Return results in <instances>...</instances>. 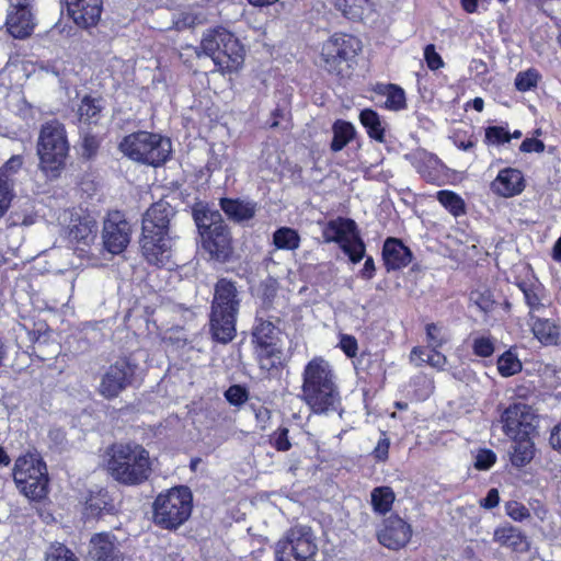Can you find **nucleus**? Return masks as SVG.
Here are the masks:
<instances>
[{
    "label": "nucleus",
    "instance_id": "f257e3e1",
    "mask_svg": "<svg viewBox=\"0 0 561 561\" xmlns=\"http://www.w3.org/2000/svg\"><path fill=\"white\" fill-rule=\"evenodd\" d=\"M174 214L169 203L159 201L144 215L140 247L142 255L150 264L164 265L171 257L172 240L169 226Z\"/></svg>",
    "mask_w": 561,
    "mask_h": 561
},
{
    "label": "nucleus",
    "instance_id": "f03ea898",
    "mask_svg": "<svg viewBox=\"0 0 561 561\" xmlns=\"http://www.w3.org/2000/svg\"><path fill=\"white\" fill-rule=\"evenodd\" d=\"M106 469L117 482L125 485H139L147 481L153 471V459L149 451L135 443H117L106 450Z\"/></svg>",
    "mask_w": 561,
    "mask_h": 561
},
{
    "label": "nucleus",
    "instance_id": "7ed1b4c3",
    "mask_svg": "<svg viewBox=\"0 0 561 561\" xmlns=\"http://www.w3.org/2000/svg\"><path fill=\"white\" fill-rule=\"evenodd\" d=\"M301 400L314 412L327 413L336 409L340 401L330 364L314 357L302 373Z\"/></svg>",
    "mask_w": 561,
    "mask_h": 561
},
{
    "label": "nucleus",
    "instance_id": "20e7f679",
    "mask_svg": "<svg viewBox=\"0 0 561 561\" xmlns=\"http://www.w3.org/2000/svg\"><path fill=\"white\" fill-rule=\"evenodd\" d=\"M240 307L236 285L221 278L215 286L210 312V332L220 343L230 342L236 335V320Z\"/></svg>",
    "mask_w": 561,
    "mask_h": 561
},
{
    "label": "nucleus",
    "instance_id": "39448f33",
    "mask_svg": "<svg viewBox=\"0 0 561 561\" xmlns=\"http://www.w3.org/2000/svg\"><path fill=\"white\" fill-rule=\"evenodd\" d=\"M199 49L204 55L211 58L221 72L237 71L244 61V49L239 39L222 27L205 32Z\"/></svg>",
    "mask_w": 561,
    "mask_h": 561
},
{
    "label": "nucleus",
    "instance_id": "423d86ee",
    "mask_svg": "<svg viewBox=\"0 0 561 561\" xmlns=\"http://www.w3.org/2000/svg\"><path fill=\"white\" fill-rule=\"evenodd\" d=\"M69 144L64 125L56 121L46 122L39 133L37 153L39 169L50 179L59 175L65 167Z\"/></svg>",
    "mask_w": 561,
    "mask_h": 561
},
{
    "label": "nucleus",
    "instance_id": "0eeeda50",
    "mask_svg": "<svg viewBox=\"0 0 561 561\" xmlns=\"http://www.w3.org/2000/svg\"><path fill=\"white\" fill-rule=\"evenodd\" d=\"M119 149L130 160L152 167L163 164L172 150L169 138L149 131H137L125 136L119 144Z\"/></svg>",
    "mask_w": 561,
    "mask_h": 561
},
{
    "label": "nucleus",
    "instance_id": "6e6552de",
    "mask_svg": "<svg viewBox=\"0 0 561 561\" xmlns=\"http://www.w3.org/2000/svg\"><path fill=\"white\" fill-rule=\"evenodd\" d=\"M192 493L186 486H176L159 494L153 502V522L163 529H176L192 514Z\"/></svg>",
    "mask_w": 561,
    "mask_h": 561
},
{
    "label": "nucleus",
    "instance_id": "1a4fd4ad",
    "mask_svg": "<svg viewBox=\"0 0 561 561\" xmlns=\"http://www.w3.org/2000/svg\"><path fill=\"white\" fill-rule=\"evenodd\" d=\"M13 479L19 491L30 500H41L48 489L47 468L36 453L20 456L13 466Z\"/></svg>",
    "mask_w": 561,
    "mask_h": 561
},
{
    "label": "nucleus",
    "instance_id": "9d476101",
    "mask_svg": "<svg viewBox=\"0 0 561 561\" xmlns=\"http://www.w3.org/2000/svg\"><path fill=\"white\" fill-rule=\"evenodd\" d=\"M195 220L201 231L203 248L211 259L226 262L232 253V245L230 232L222 224L221 215L218 211H204L202 215L197 213Z\"/></svg>",
    "mask_w": 561,
    "mask_h": 561
},
{
    "label": "nucleus",
    "instance_id": "9b49d317",
    "mask_svg": "<svg viewBox=\"0 0 561 561\" xmlns=\"http://www.w3.org/2000/svg\"><path fill=\"white\" fill-rule=\"evenodd\" d=\"M359 49L356 37L334 34L322 45L321 65L327 71L343 77L348 73L351 62Z\"/></svg>",
    "mask_w": 561,
    "mask_h": 561
},
{
    "label": "nucleus",
    "instance_id": "f8f14e48",
    "mask_svg": "<svg viewBox=\"0 0 561 561\" xmlns=\"http://www.w3.org/2000/svg\"><path fill=\"white\" fill-rule=\"evenodd\" d=\"M318 551L316 537L309 526L297 525L276 543V561H313Z\"/></svg>",
    "mask_w": 561,
    "mask_h": 561
},
{
    "label": "nucleus",
    "instance_id": "ddd939ff",
    "mask_svg": "<svg viewBox=\"0 0 561 561\" xmlns=\"http://www.w3.org/2000/svg\"><path fill=\"white\" fill-rule=\"evenodd\" d=\"M325 242H337L353 263L359 262L365 254V244L360 239L354 220L339 217L323 227Z\"/></svg>",
    "mask_w": 561,
    "mask_h": 561
},
{
    "label": "nucleus",
    "instance_id": "4468645a",
    "mask_svg": "<svg viewBox=\"0 0 561 561\" xmlns=\"http://www.w3.org/2000/svg\"><path fill=\"white\" fill-rule=\"evenodd\" d=\"M502 422L503 430L510 438H525L535 433L538 416L531 407L518 402L505 409Z\"/></svg>",
    "mask_w": 561,
    "mask_h": 561
},
{
    "label": "nucleus",
    "instance_id": "2eb2a0df",
    "mask_svg": "<svg viewBox=\"0 0 561 561\" xmlns=\"http://www.w3.org/2000/svg\"><path fill=\"white\" fill-rule=\"evenodd\" d=\"M131 227L121 211L108 213L103 224L102 239L104 248L113 253H122L130 241Z\"/></svg>",
    "mask_w": 561,
    "mask_h": 561
},
{
    "label": "nucleus",
    "instance_id": "dca6fc26",
    "mask_svg": "<svg viewBox=\"0 0 561 561\" xmlns=\"http://www.w3.org/2000/svg\"><path fill=\"white\" fill-rule=\"evenodd\" d=\"M135 370L126 360L111 365L103 374L98 391L105 399H114L124 391L133 380Z\"/></svg>",
    "mask_w": 561,
    "mask_h": 561
},
{
    "label": "nucleus",
    "instance_id": "f3484780",
    "mask_svg": "<svg viewBox=\"0 0 561 561\" xmlns=\"http://www.w3.org/2000/svg\"><path fill=\"white\" fill-rule=\"evenodd\" d=\"M65 3L69 16L79 27L89 28L100 21L102 0H65Z\"/></svg>",
    "mask_w": 561,
    "mask_h": 561
},
{
    "label": "nucleus",
    "instance_id": "a211bd4d",
    "mask_svg": "<svg viewBox=\"0 0 561 561\" xmlns=\"http://www.w3.org/2000/svg\"><path fill=\"white\" fill-rule=\"evenodd\" d=\"M411 527L399 516H390L385 520L383 528L378 533V541L388 549L399 550L411 538Z\"/></svg>",
    "mask_w": 561,
    "mask_h": 561
},
{
    "label": "nucleus",
    "instance_id": "6ab92c4d",
    "mask_svg": "<svg viewBox=\"0 0 561 561\" xmlns=\"http://www.w3.org/2000/svg\"><path fill=\"white\" fill-rule=\"evenodd\" d=\"M89 556L94 561H129L119 552L117 539L111 533H99L91 537Z\"/></svg>",
    "mask_w": 561,
    "mask_h": 561
},
{
    "label": "nucleus",
    "instance_id": "aec40b11",
    "mask_svg": "<svg viewBox=\"0 0 561 561\" xmlns=\"http://www.w3.org/2000/svg\"><path fill=\"white\" fill-rule=\"evenodd\" d=\"M525 188L523 173L513 168H506L499 172L491 183V191L501 197H513L519 195Z\"/></svg>",
    "mask_w": 561,
    "mask_h": 561
},
{
    "label": "nucleus",
    "instance_id": "412c9836",
    "mask_svg": "<svg viewBox=\"0 0 561 561\" xmlns=\"http://www.w3.org/2000/svg\"><path fill=\"white\" fill-rule=\"evenodd\" d=\"M383 263L388 271L400 270L412 260V253L400 240L388 238L382 249Z\"/></svg>",
    "mask_w": 561,
    "mask_h": 561
},
{
    "label": "nucleus",
    "instance_id": "4be33fe9",
    "mask_svg": "<svg viewBox=\"0 0 561 561\" xmlns=\"http://www.w3.org/2000/svg\"><path fill=\"white\" fill-rule=\"evenodd\" d=\"M529 325L534 336L543 345H557L560 340V327L553 320L530 314Z\"/></svg>",
    "mask_w": 561,
    "mask_h": 561
},
{
    "label": "nucleus",
    "instance_id": "5701e85b",
    "mask_svg": "<svg viewBox=\"0 0 561 561\" xmlns=\"http://www.w3.org/2000/svg\"><path fill=\"white\" fill-rule=\"evenodd\" d=\"M35 21L31 10H9L7 27L15 38H25L34 30Z\"/></svg>",
    "mask_w": 561,
    "mask_h": 561
},
{
    "label": "nucleus",
    "instance_id": "b1692460",
    "mask_svg": "<svg viewBox=\"0 0 561 561\" xmlns=\"http://www.w3.org/2000/svg\"><path fill=\"white\" fill-rule=\"evenodd\" d=\"M220 207L229 219L241 222L254 217L256 204L248 201L221 198Z\"/></svg>",
    "mask_w": 561,
    "mask_h": 561
},
{
    "label": "nucleus",
    "instance_id": "393cba45",
    "mask_svg": "<svg viewBox=\"0 0 561 561\" xmlns=\"http://www.w3.org/2000/svg\"><path fill=\"white\" fill-rule=\"evenodd\" d=\"M513 440L510 451L511 462L516 468L528 465L535 456V444L530 436L525 438H511Z\"/></svg>",
    "mask_w": 561,
    "mask_h": 561
},
{
    "label": "nucleus",
    "instance_id": "a878e982",
    "mask_svg": "<svg viewBox=\"0 0 561 561\" xmlns=\"http://www.w3.org/2000/svg\"><path fill=\"white\" fill-rule=\"evenodd\" d=\"M96 221L90 217L78 218L69 228V238L83 244H90L96 237Z\"/></svg>",
    "mask_w": 561,
    "mask_h": 561
},
{
    "label": "nucleus",
    "instance_id": "bb28decb",
    "mask_svg": "<svg viewBox=\"0 0 561 561\" xmlns=\"http://www.w3.org/2000/svg\"><path fill=\"white\" fill-rule=\"evenodd\" d=\"M275 334L276 329L274 324L270 321L263 320L259 321L253 332L260 348L266 350V352L272 355H277V350H279L274 343Z\"/></svg>",
    "mask_w": 561,
    "mask_h": 561
},
{
    "label": "nucleus",
    "instance_id": "cd10ccee",
    "mask_svg": "<svg viewBox=\"0 0 561 561\" xmlns=\"http://www.w3.org/2000/svg\"><path fill=\"white\" fill-rule=\"evenodd\" d=\"M494 541L513 550H523L527 542L524 536L513 527H502L494 531Z\"/></svg>",
    "mask_w": 561,
    "mask_h": 561
},
{
    "label": "nucleus",
    "instance_id": "c85d7f7f",
    "mask_svg": "<svg viewBox=\"0 0 561 561\" xmlns=\"http://www.w3.org/2000/svg\"><path fill=\"white\" fill-rule=\"evenodd\" d=\"M333 139L331 142V149L333 151L342 150L355 135L353 125L348 122L337 121L333 125Z\"/></svg>",
    "mask_w": 561,
    "mask_h": 561
},
{
    "label": "nucleus",
    "instance_id": "c756f323",
    "mask_svg": "<svg viewBox=\"0 0 561 561\" xmlns=\"http://www.w3.org/2000/svg\"><path fill=\"white\" fill-rule=\"evenodd\" d=\"M336 8L344 16L359 20L370 10V4L368 0H336Z\"/></svg>",
    "mask_w": 561,
    "mask_h": 561
},
{
    "label": "nucleus",
    "instance_id": "7c9ffc66",
    "mask_svg": "<svg viewBox=\"0 0 561 561\" xmlns=\"http://www.w3.org/2000/svg\"><path fill=\"white\" fill-rule=\"evenodd\" d=\"M359 118L371 138L379 142L385 141V129L381 126L380 118L376 112L373 110H364L362 111Z\"/></svg>",
    "mask_w": 561,
    "mask_h": 561
},
{
    "label": "nucleus",
    "instance_id": "2f4dec72",
    "mask_svg": "<svg viewBox=\"0 0 561 561\" xmlns=\"http://www.w3.org/2000/svg\"><path fill=\"white\" fill-rule=\"evenodd\" d=\"M273 243L277 249L296 250L299 248L300 237L295 229L282 227L274 232Z\"/></svg>",
    "mask_w": 561,
    "mask_h": 561
},
{
    "label": "nucleus",
    "instance_id": "473e14b6",
    "mask_svg": "<svg viewBox=\"0 0 561 561\" xmlns=\"http://www.w3.org/2000/svg\"><path fill=\"white\" fill-rule=\"evenodd\" d=\"M102 111L101 101L84 96L79 105L78 115L81 122L95 124Z\"/></svg>",
    "mask_w": 561,
    "mask_h": 561
},
{
    "label": "nucleus",
    "instance_id": "72a5a7b5",
    "mask_svg": "<svg viewBox=\"0 0 561 561\" xmlns=\"http://www.w3.org/2000/svg\"><path fill=\"white\" fill-rule=\"evenodd\" d=\"M393 501L394 493L389 486H379L371 491V505L380 514L389 512Z\"/></svg>",
    "mask_w": 561,
    "mask_h": 561
},
{
    "label": "nucleus",
    "instance_id": "f704fd0d",
    "mask_svg": "<svg viewBox=\"0 0 561 561\" xmlns=\"http://www.w3.org/2000/svg\"><path fill=\"white\" fill-rule=\"evenodd\" d=\"M206 21V16L203 11L198 8H191L181 12L174 20V26L176 30H183L193 27L197 24H202Z\"/></svg>",
    "mask_w": 561,
    "mask_h": 561
},
{
    "label": "nucleus",
    "instance_id": "c9c22d12",
    "mask_svg": "<svg viewBox=\"0 0 561 561\" xmlns=\"http://www.w3.org/2000/svg\"><path fill=\"white\" fill-rule=\"evenodd\" d=\"M382 94L386 95L385 105L392 111H399L405 107V93L398 85L389 84L385 87Z\"/></svg>",
    "mask_w": 561,
    "mask_h": 561
},
{
    "label": "nucleus",
    "instance_id": "e433bc0d",
    "mask_svg": "<svg viewBox=\"0 0 561 561\" xmlns=\"http://www.w3.org/2000/svg\"><path fill=\"white\" fill-rule=\"evenodd\" d=\"M497 369L503 377H510L522 370V363L514 353L507 351L499 357Z\"/></svg>",
    "mask_w": 561,
    "mask_h": 561
},
{
    "label": "nucleus",
    "instance_id": "4c0bfd02",
    "mask_svg": "<svg viewBox=\"0 0 561 561\" xmlns=\"http://www.w3.org/2000/svg\"><path fill=\"white\" fill-rule=\"evenodd\" d=\"M437 199L454 216H459L465 213V203L462 198L454 192L440 191L437 193Z\"/></svg>",
    "mask_w": 561,
    "mask_h": 561
},
{
    "label": "nucleus",
    "instance_id": "58836bf2",
    "mask_svg": "<svg viewBox=\"0 0 561 561\" xmlns=\"http://www.w3.org/2000/svg\"><path fill=\"white\" fill-rule=\"evenodd\" d=\"M14 197V181L0 178V218L9 209Z\"/></svg>",
    "mask_w": 561,
    "mask_h": 561
},
{
    "label": "nucleus",
    "instance_id": "ea45409f",
    "mask_svg": "<svg viewBox=\"0 0 561 561\" xmlns=\"http://www.w3.org/2000/svg\"><path fill=\"white\" fill-rule=\"evenodd\" d=\"M539 78L540 76L535 69L518 72L515 78V87L518 91H528L537 85Z\"/></svg>",
    "mask_w": 561,
    "mask_h": 561
},
{
    "label": "nucleus",
    "instance_id": "a19ab883",
    "mask_svg": "<svg viewBox=\"0 0 561 561\" xmlns=\"http://www.w3.org/2000/svg\"><path fill=\"white\" fill-rule=\"evenodd\" d=\"M46 561H77L73 552L61 543L53 545L46 553Z\"/></svg>",
    "mask_w": 561,
    "mask_h": 561
},
{
    "label": "nucleus",
    "instance_id": "79ce46f5",
    "mask_svg": "<svg viewBox=\"0 0 561 561\" xmlns=\"http://www.w3.org/2000/svg\"><path fill=\"white\" fill-rule=\"evenodd\" d=\"M426 335L428 340V346L431 348L442 347L448 341V337L443 332L442 328L434 323L426 325Z\"/></svg>",
    "mask_w": 561,
    "mask_h": 561
},
{
    "label": "nucleus",
    "instance_id": "37998d69",
    "mask_svg": "<svg viewBox=\"0 0 561 561\" xmlns=\"http://www.w3.org/2000/svg\"><path fill=\"white\" fill-rule=\"evenodd\" d=\"M24 163V159L20 154L12 156L1 168L0 178L13 180L12 176L16 174Z\"/></svg>",
    "mask_w": 561,
    "mask_h": 561
},
{
    "label": "nucleus",
    "instance_id": "c03bdc74",
    "mask_svg": "<svg viewBox=\"0 0 561 561\" xmlns=\"http://www.w3.org/2000/svg\"><path fill=\"white\" fill-rule=\"evenodd\" d=\"M519 288L524 294L525 302L527 304V306L530 309L529 316L534 314V311H538L540 308L543 307L539 295L533 287H530L526 284H520Z\"/></svg>",
    "mask_w": 561,
    "mask_h": 561
},
{
    "label": "nucleus",
    "instance_id": "a18cd8bd",
    "mask_svg": "<svg viewBox=\"0 0 561 561\" xmlns=\"http://www.w3.org/2000/svg\"><path fill=\"white\" fill-rule=\"evenodd\" d=\"M485 139L489 144L500 145L511 140V134L500 126L488 127L485 130Z\"/></svg>",
    "mask_w": 561,
    "mask_h": 561
},
{
    "label": "nucleus",
    "instance_id": "49530a36",
    "mask_svg": "<svg viewBox=\"0 0 561 561\" xmlns=\"http://www.w3.org/2000/svg\"><path fill=\"white\" fill-rule=\"evenodd\" d=\"M506 514L514 520L522 522L530 517L529 510L522 503L511 501L505 506Z\"/></svg>",
    "mask_w": 561,
    "mask_h": 561
},
{
    "label": "nucleus",
    "instance_id": "de8ad7c7",
    "mask_svg": "<svg viewBox=\"0 0 561 561\" xmlns=\"http://www.w3.org/2000/svg\"><path fill=\"white\" fill-rule=\"evenodd\" d=\"M496 461V455L490 449H481L478 451L474 460V467L478 470H488Z\"/></svg>",
    "mask_w": 561,
    "mask_h": 561
},
{
    "label": "nucleus",
    "instance_id": "09e8293b",
    "mask_svg": "<svg viewBox=\"0 0 561 561\" xmlns=\"http://www.w3.org/2000/svg\"><path fill=\"white\" fill-rule=\"evenodd\" d=\"M473 351L478 356L489 357L494 352L493 342L489 337H479L473 342Z\"/></svg>",
    "mask_w": 561,
    "mask_h": 561
},
{
    "label": "nucleus",
    "instance_id": "8fccbe9b",
    "mask_svg": "<svg viewBox=\"0 0 561 561\" xmlns=\"http://www.w3.org/2000/svg\"><path fill=\"white\" fill-rule=\"evenodd\" d=\"M226 399L234 405L242 404L247 401L248 394L244 388L241 386H231L226 392H225Z\"/></svg>",
    "mask_w": 561,
    "mask_h": 561
},
{
    "label": "nucleus",
    "instance_id": "3c124183",
    "mask_svg": "<svg viewBox=\"0 0 561 561\" xmlns=\"http://www.w3.org/2000/svg\"><path fill=\"white\" fill-rule=\"evenodd\" d=\"M424 57L431 70H437L444 66L442 57L436 53L435 46L432 44L425 47Z\"/></svg>",
    "mask_w": 561,
    "mask_h": 561
},
{
    "label": "nucleus",
    "instance_id": "603ef678",
    "mask_svg": "<svg viewBox=\"0 0 561 561\" xmlns=\"http://www.w3.org/2000/svg\"><path fill=\"white\" fill-rule=\"evenodd\" d=\"M280 350H277V355H272L266 352V350H260L259 357H260V365L261 368L265 370H270L274 366H276L277 363L280 362Z\"/></svg>",
    "mask_w": 561,
    "mask_h": 561
},
{
    "label": "nucleus",
    "instance_id": "864d4df0",
    "mask_svg": "<svg viewBox=\"0 0 561 561\" xmlns=\"http://www.w3.org/2000/svg\"><path fill=\"white\" fill-rule=\"evenodd\" d=\"M341 348L348 357H355L357 354V341L352 335H342L340 341Z\"/></svg>",
    "mask_w": 561,
    "mask_h": 561
},
{
    "label": "nucleus",
    "instance_id": "5fc2aeb1",
    "mask_svg": "<svg viewBox=\"0 0 561 561\" xmlns=\"http://www.w3.org/2000/svg\"><path fill=\"white\" fill-rule=\"evenodd\" d=\"M437 348H431V351L427 354L426 362L430 366L437 368V369H444L447 358L445 355L436 351Z\"/></svg>",
    "mask_w": 561,
    "mask_h": 561
},
{
    "label": "nucleus",
    "instance_id": "6e6d98bb",
    "mask_svg": "<svg viewBox=\"0 0 561 561\" xmlns=\"http://www.w3.org/2000/svg\"><path fill=\"white\" fill-rule=\"evenodd\" d=\"M519 150L522 152H542L545 150V144L541 140L535 139V138H526L520 147Z\"/></svg>",
    "mask_w": 561,
    "mask_h": 561
},
{
    "label": "nucleus",
    "instance_id": "4d7b16f0",
    "mask_svg": "<svg viewBox=\"0 0 561 561\" xmlns=\"http://www.w3.org/2000/svg\"><path fill=\"white\" fill-rule=\"evenodd\" d=\"M389 446L390 443L388 438L383 437L379 439L373 451L374 457L379 461H385L388 458Z\"/></svg>",
    "mask_w": 561,
    "mask_h": 561
},
{
    "label": "nucleus",
    "instance_id": "13d9d810",
    "mask_svg": "<svg viewBox=\"0 0 561 561\" xmlns=\"http://www.w3.org/2000/svg\"><path fill=\"white\" fill-rule=\"evenodd\" d=\"M84 154L92 156L99 148V140L95 136L85 134L82 138Z\"/></svg>",
    "mask_w": 561,
    "mask_h": 561
},
{
    "label": "nucleus",
    "instance_id": "bf43d9fd",
    "mask_svg": "<svg viewBox=\"0 0 561 561\" xmlns=\"http://www.w3.org/2000/svg\"><path fill=\"white\" fill-rule=\"evenodd\" d=\"M275 447L277 450L286 451L290 448V443L288 439V430L287 428H280L277 433V436L275 438Z\"/></svg>",
    "mask_w": 561,
    "mask_h": 561
},
{
    "label": "nucleus",
    "instance_id": "052dcab7",
    "mask_svg": "<svg viewBox=\"0 0 561 561\" xmlns=\"http://www.w3.org/2000/svg\"><path fill=\"white\" fill-rule=\"evenodd\" d=\"M500 495L496 489L489 490L486 496L480 501V505L484 508H493L499 505Z\"/></svg>",
    "mask_w": 561,
    "mask_h": 561
},
{
    "label": "nucleus",
    "instance_id": "680f3d73",
    "mask_svg": "<svg viewBox=\"0 0 561 561\" xmlns=\"http://www.w3.org/2000/svg\"><path fill=\"white\" fill-rule=\"evenodd\" d=\"M428 352L422 347H414L410 354V360L416 366H421L426 362Z\"/></svg>",
    "mask_w": 561,
    "mask_h": 561
},
{
    "label": "nucleus",
    "instance_id": "e2e57ef3",
    "mask_svg": "<svg viewBox=\"0 0 561 561\" xmlns=\"http://www.w3.org/2000/svg\"><path fill=\"white\" fill-rule=\"evenodd\" d=\"M549 440L552 448L561 454V422L552 428Z\"/></svg>",
    "mask_w": 561,
    "mask_h": 561
},
{
    "label": "nucleus",
    "instance_id": "0e129e2a",
    "mask_svg": "<svg viewBox=\"0 0 561 561\" xmlns=\"http://www.w3.org/2000/svg\"><path fill=\"white\" fill-rule=\"evenodd\" d=\"M106 502L100 497H91L87 501V510L91 512V514L96 515L101 513L104 508Z\"/></svg>",
    "mask_w": 561,
    "mask_h": 561
},
{
    "label": "nucleus",
    "instance_id": "69168bd1",
    "mask_svg": "<svg viewBox=\"0 0 561 561\" xmlns=\"http://www.w3.org/2000/svg\"><path fill=\"white\" fill-rule=\"evenodd\" d=\"M375 272V263L371 257H367L362 270L363 277L370 279Z\"/></svg>",
    "mask_w": 561,
    "mask_h": 561
},
{
    "label": "nucleus",
    "instance_id": "338daca9",
    "mask_svg": "<svg viewBox=\"0 0 561 561\" xmlns=\"http://www.w3.org/2000/svg\"><path fill=\"white\" fill-rule=\"evenodd\" d=\"M10 10H31V0H10Z\"/></svg>",
    "mask_w": 561,
    "mask_h": 561
},
{
    "label": "nucleus",
    "instance_id": "774afa93",
    "mask_svg": "<svg viewBox=\"0 0 561 561\" xmlns=\"http://www.w3.org/2000/svg\"><path fill=\"white\" fill-rule=\"evenodd\" d=\"M478 1L479 0H461V7L466 12L473 13L478 8Z\"/></svg>",
    "mask_w": 561,
    "mask_h": 561
}]
</instances>
